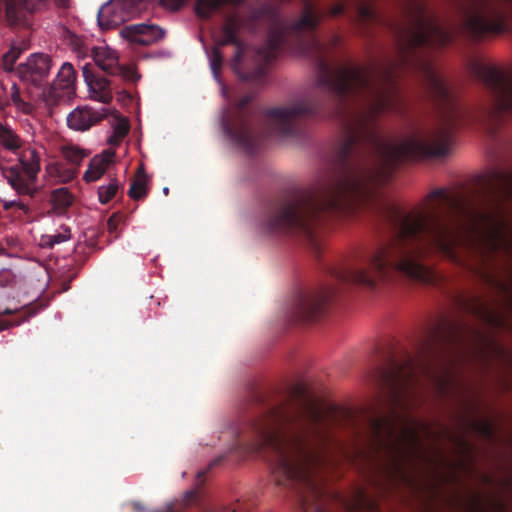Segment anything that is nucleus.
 Instances as JSON below:
<instances>
[{
    "label": "nucleus",
    "instance_id": "1",
    "mask_svg": "<svg viewBox=\"0 0 512 512\" xmlns=\"http://www.w3.org/2000/svg\"><path fill=\"white\" fill-rule=\"evenodd\" d=\"M354 99L306 98L261 111L253 98H242V149L247 153H254L262 142L257 131L260 122L271 135L282 139L302 138L308 118L332 120L341 131L337 171L305 191L266 204L259 223L262 232L301 235L318 254L322 248L320 231L330 219L362 209L371 211L388 239L332 271L341 283L371 290L395 275L423 284L436 283L437 273L424 262L432 251L471 269L462 253L476 257L484 268L498 254L512 258V232L504 219L505 205L512 200V170L496 168L485 175L479 206L459 192L435 189L428 195L436 202L429 210L406 212L378 191L400 163L447 156L455 132L463 125L477 126L495 136L512 120V98H489L471 108L462 107L452 101L454 98H441L445 101L437 104L434 124L395 144L382 140L376 125L389 98H373L371 102Z\"/></svg>",
    "mask_w": 512,
    "mask_h": 512
},
{
    "label": "nucleus",
    "instance_id": "2",
    "mask_svg": "<svg viewBox=\"0 0 512 512\" xmlns=\"http://www.w3.org/2000/svg\"><path fill=\"white\" fill-rule=\"evenodd\" d=\"M415 365L408 354L403 363L389 356L385 365L371 373L379 405L387 411L375 408L364 416L362 427L352 411L335 406L322 410L304 398L293 409L273 406L253 419L251 449L265 454L277 484H306L310 482V465L317 460L316 450L331 441L330 429L351 427L369 450L386 455L384 473L390 484L408 483L403 458L420 446V428L428 429L408 413L418 381Z\"/></svg>",
    "mask_w": 512,
    "mask_h": 512
},
{
    "label": "nucleus",
    "instance_id": "3",
    "mask_svg": "<svg viewBox=\"0 0 512 512\" xmlns=\"http://www.w3.org/2000/svg\"><path fill=\"white\" fill-rule=\"evenodd\" d=\"M383 78L382 72L353 67L340 69L332 74L325 71L315 85L337 92L378 91L386 85Z\"/></svg>",
    "mask_w": 512,
    "mask_h": 512
},
{
    "label": "nucleus",
    "instance_id": "4",
    "mask_svg": "<svg viewBox=\"0 0 512 512\" xmlns=\"http://www.w3.org/2000/svg\"><path fill=\"white\" fill-rule=\"evenodd\" d=\"M504 5H512V0H470L464 12L465 29L474 36L504 31L507 27L501 12Z\"/></svg>",
    "mask_w": 512,
    "mask_h": 512
},
{
    "label": "nucleus",
    "instance_id": "5",
    "mask_svg": "<svg viewBox=\"0 0 512 512\" xmlns=\"http://www.w3.org/2000/svg\"><path fill=\"white\" fill-rule=\"evenodd\" d=\"M40 155L35 149H26L14 165L1 167V175L18 196L33 199L39 192L38 174Z\"/></svg>",
    "mask_w": 512,
    "mask_h": 512
},
{
    "label": "nucleus",
    "instance_id": "6",
    "mask_svg": "<svg viewBox=\"0 0 512 512\" xmlns=\"http://www.w3.org/2000/svg\"><path fill=\"white\" fill-rule=\"evenodd\" d=\"M335 294L336 288L333 286H321L300 291L291 307L292 318L303 323L319 320Z\"/></svg>",
    "mask_w": 512,
    "mask_h": 512
},
{
    "label": "nucleus",
    "instance_id": "7",
    "mask_svg": "<svg viewBox=\"0 0 512 512\" xmlns=\"http://www.w3.org/2000/svg\"><path fill=\"white\" fill-rule=\"evenodd\" d=\"M409 22L404 39L410 45H441L449 41L448 32L428 16L418 2L413 4V12L409 16Z\"/></svg>",
    "mask_w": 512,
    "mask_h": 512
},
{
    "label": "nucleus",
    "instance_id": "8",
    "mask_svg": "<svg viewBox=\"0 0 512 512\" xmlns=\"http://www.w3.org/2000/svg\"><path fill=\"white\" fill-rule=\"evenodd\" d=\"M471 328L457 319L442 315L425 332L423 349L430 353L436 348L461 345Z\"/></svg>",
    "mask_w": 512,
    "mask_h": 512
},
{
    "label": "nucleus",
    "instance_id": "9",
    "mask_svg": "<svg viewBox=\"0 0 512 512\" xmlns=\"http://www.w3.org/2000/svg\"><path fill=\"white\" fill-rule=\"evenodd\" d=\"M61 154L67 164L58 161L48 163L45 172L51 179L68 183L77 176L78 168L89 153L76 145L67 144L61 147Z\"/></svg>",
    "mask_w": 512,
    "mask_h": 512
},
{
    "label": "nucleus",
    "instance_id": "10",
    "mask_svg": "<svg viewBox=\"0 0 512 512\" xmlns=\"http://www.w3.org/2000/svg\"><path fill=\"white\" fill-rule=\"evenodd\" d=\"M91 56L95 64L104 72L119 74L124 79L136 81L140 79L134 66H120L118 53L106 43H101L91 50Z\"/></svg>",
    "mask_w": 512,
    "mask_h": 512
},
{
    "label": "nucleus",
    "instance_id": "11",
    "mask_svg": "<svg viewBox=\"0 0 512 512\" xmlns=\"http://www.w3.org/2000/svg\"><path fill=\"white\" fill-rule=\"evenodd\" d=\"M96 99L100 100V107H78L69 114L67 117V123L70 128L78 131H85L108 116L109 111L105 105L108 104L109 100L112 98Z\"/></svg>",
    "mask_w": 512,
    "mask_h": 512
},
{
    "label": "nucleus",
    "instance_id": "12",
    "mask_svg": "<svg viewBox=\"0 0 512 512\" xmlns=\"http://www.w3.org/2000/svg\"><path fill=\"white\" fill-rule=\"evenodd\" d=\"M478 74L491 91L503 96H512V68L503 69L496 65H483Z\"/></svg>",
    "mask_w": 512,
    "mask_h": 512
},
{
    "label": "nucleus",
    "instance_id": "13",
    "mask_svg": "<svg viewBox=\"0 0 512 512\" xmlns=\"http://www.w3.org/2000/svg\"><path fill=\"white\" fill-rule=\"evenodd\" d=\"M50 68V57L43 53H36L18 66L17 74L21 80L38 86L47 77Z\"/></svg>",
    "mask_w": 512,
    "mask_h": 512
},
{
    "label": "nucleus",
    "instance_id": "14",
    "mask_svg": "<svg viewBox=\"0 0 512 512\" xmlns=\"http://www.w3.org/2000/svg\"><path fill=\"white\" fill-rule=\"evenodd\" d=\"M120 36L131 45H150L163 39L165 31L153 24H133L120 30Z\"/></svg>",
    "mask_w": 512,
    "mask_h": 512
},
{
    "label": "nucleus",
    "instance_id": "15",
    "mask_svg": "<svg viewBox=\"0 0 512 512\" xmlns=\"http://www.w3.org/2000/svg\"><path fill=\"white\" fill-rule=\"evenodd\" d=\"M76 72L69 62H64L54 79L51 96H72L75 94Z\"/></svg>",
    "mask_w": 512,
    "mask_h": 512
},
{
    "label": "nucleus",
    "instance_id": "16",
    "mask_svg": "<svg viewBox=\"0 0 512 512\" xmlns=\"http://www.w3.org/2000/svg\"><path fill=\"white\" fill-rule=\"evenodd\" d=\"M48 0H0V8L5 9L7 20L11 24L18 23L25 11H34L47 3Z\"/></svg>",
    "mask_w": 512,
    "mask_h": 512
},
{
    "label": "nucleus",
    "instance_id": "17",
    "mask_svg": "<svg viewBox=\"0 0 512 512\" xmlns=\"http://www.w3.org/2000/svg\"><path fill=\"white\" fill-rule=\"evenodd\" d=\"M114 157L113 152H104L101 155L94 156L88 165V169L84 173V180L86 182H94L98 180L106 171L109 164Z\"/></svg>",
    "mask_w": 512,
    "mask_h": 512
},
{
    "label": "nucleus",
    "instance_id": "18",
    "mask_svg": "<svg viewBox=\"0 0 512 512\" xmlns=\"http://www.w3.org/2000/svg\"><path fill=\"white\" fill-rule=\"evenodd\" d=\"M423 70L426 85L430 89L431 92L437 93L440 96H447L451 93L449 83L445 80V78L440 75L434 68L430 66L428 63H424L421 66Z\"/></svg>",
    "mask_w": 512,
    "mask_h": 512
},
{
    "label": "nucleus",
    "instance_id": "19",
    "mask_svg": "<svg viewBox=\"0 0 512 512\" xmlns=\"http://www.w3.org/2000/svg\"><path fill=\"white\" fill-rule=\"evenodd\" d=\"M50 203L53 213L62 216L74 203V196L66 187L57 188L51 192Z\"/></svg>",
    "mask_w": 512,
    "mask_h": 512
},
{
    "label": "nucleus",
    "instance_id": "20",
    "mask_svg": "<svg viewBox=\"0 0 512 512\" xmlns=\"http://www.w3.org/2000/svg\"><path fill=\"white\" fill-rule=\"evenodd\" d=\"M455 305L461 312H465L477 317H483L486 313V307L482 300L476 296H465L459 294L454 298Z\"/></svg>",
    "mask_w": 512,
    "mask_h": 512
},
{
    "label": "nucleus",
    "instance_id": "21",
    "mask_svg": "<svg viewBox=\"0 0 512 512\" xmlns=\"http://www.w3.org/2000/svg\"><path fill=\"white\" fill-rule=\"evenodd\" d=\"M241 0H194L195 14L203 19L210 18L225 5L238 3Z\"/></svg>",
    "mask_w": 512,
    "mask_h": 512
},
{
    "label": "nucleus",
    "instance_id": "22",
    "mask_svg": "<svg viewBox=\"0 0 512 512\" xmlns=\"http://www.w3.org/2000/svg\"><path fill=\"white\" fill-rule=\"evenodd\" d=\"M37 311L33 308L32 305H26L21 308H6L0 311V316L2 315H19L17 319L13 320H2L0 321V331L19 326L24 321H27L29 318L34 316Z\"/></svg>",
    "mask_w": 512,
    "mask_h": 512
},
{
    "label": "nucleus",
    "instance_id": "23",
    "mask_svg": "<svg viewBox=\"0 0 512 512\" xmlns=\"http://www.w3.org/2000/svg\"><path fill=\"white\" fill-rule=\"evenodd\" d=\"M321 19V14L309 2L304 3L302 15L298 21L293 24L294 30L314 29Z\"/></svg>",
    "mask_w": 512,
    "mask_h": 512
},
{
    "label": "nucleus",
    "instance_id": "24",
    "mask_svg": "<svg viewBox=\"0 0 512 512\" xmlns=\"http://www.w3.org/2000/svg\"><path fill=\"white\" fill-rule=\"evenodd\" d=\"M0 146L14 154L22 147L20 136L9 125L2 122H0Z\"/></svg>",
    "mask_w": 512,
    "mask_h": 512
},
{
    "label": "nucleus",
    "instance_id": "25",
    "mask_svg": "<svg viewBox=\"0 0 512 512\" xmlns=\"http://www.w3.org/2000/svg\"><path fill=\"white\" fill-rule=\"evenodd\" d=\"M84 81L91 94H100L108 91L109 82L104 77L94 75L89 64L82 67Z\"/></svg>",
    "mask_w": 512,
    "mask_h": 512
},
{
    "label": "nucleus",
    "instance_id": "26",
    "mask_svg": "<svg viewBox=\"0 0 512 512\" xmlns=\"http://www.w3.org/2000/svg\"><path fill=\"white\" fill-rule=\"evenodd\" d=\"M128 195L134 200L142 199L147 195V175L143 167H140L135 175Z\"/></svg>",
    "mask_w": 512,
    "mask_h": 512
},
{
    "label": "nucleus",
    "instance_id": "27",
    "mask_svg": "<svg viewBox=\"0 0 512 512\" xmlns=\"http://www.w3.org/2000/svg\"><path fill=\"white\" fill-rule=\"evenodd\" d=\"M116 124L114 125L113 135L109 138V143L116 144L120 142L129 132V123L126 119L117 115L114 116Z\"/></svg>",
    "mask_w": 512,
    "mask_h": 512
},
{
    "label": "nucleus",
    "instance_id": "28",
    "mask_svg": "<svg viewBox=\"0 0 512 512\" xmlns=\"http://www.w3.org/2000/svg\"><path fill=\"white\" fill-rule=\"evenodd\" d=\"M208 58H209V65H210V69L213 74V77L215 78L216 81H218L220 83L221 87L223 88V84L221 83L220 78H219L222 63H223V57L220 54L219 50L217 48H215L208 53ZM222 92L226 93V91H224L223 89H222Z\"/></svg>",
    "mask_w": 512,
    "mask_h": 512
},
{
    "label": "nucleus",
    "instance_id": "29",
    "mask_svg": "<svg viewBox=\"0 0 512 512\" xmlns=\"http://www.w3.org/2000/svg\"><path fill=\"white\" fill-rule=\"evenodd\" d=\"M119 189V182L117 179H112L108 185H103L98 188V198L102 204L108 203L117 193Z\"/></svg>",
    "mask_w": 512,
    "mask_h": 512
},
{
    "label": "nucleus",
    "instance_id": "30",
    "mask_svg": "<svg viewBox=\"0 0 512 512\" xmlns=\"http://www.w3.org/2000/svg\"><path fill=\"white\" fill-rule=\"evenodd\" d=\"M241 20L237 16H233L228 19L227 23L224 26V33L226 42H234L235 34L237 29L240 27Z\"/></svg>",
    "mask_w": 512,
    "mask_h": 512
},
{
    "label": "nucleus",
    "instance_id": "31",
    "mask_svg": "<svg viewBox=\"0 0 512 512\" xmlns=\"http://www.w3.org/2000/svg\"><path fill=\"white\" fill-rule=\"evenodd\" d=\"M70 238V230L65 229V233H58L55 235H49L43 238L42 246L53 248L54 245L62 243Z\"/></svg>",
    "mask_w": 512,
    "mask_h": 512
},
{
    "label": "nucleus",
    "instance_id": "32",
    "mask_svg": "<svg viewBox=\"0 0 512 512\" xmlns=\"http://www.w3.org/2000/svg\"><path fill=\"white\" fill-rule=\"evenodd\" d=\"M21 93L20 89L17 87L14 81L7 80L3 87L0 90V96L4 94V96H19Z\"/></svg>",
    "mask_w": 512,
    "mask_h": 512
},
{
    "label": "nucleus",
    "instance_id": "33",
    "mask_svg": "<svg viewBox=\"0 0 512 512\" xmlns=\"http://www.w3.org/2000/svg\"><path fill=\"white\" fill-rule=\"evenodd\" d=\"M189 0H160L161 6L168 11H177L184 7Z\"/></svg>",
    "mask_w": 512,
    "mask_h": 512
},
{
    "label": "nucleus",
    "instance_id": "34",
    "mask_svg": "<svg viewBox=\"0 0 512 512\" xmlns=\"http://www.w3.org/2000/svg\"><path fill=\"white\" fill-rule=\"evenodd\" d=\"M18 208L19 210L23 211L24 213H29L30 212V207H29V204L26 203L24 200L22 199H17V200H12V201H6L4 202L3 204V208L5 210H10L12 208Z\"/></svg>",
    "mask_w": 512,
    "mask_h": 512
},
{
    "label": "nucleus",
    "instance_id": "35",
    "mask_svg": "<svg viewBox=\"0 0 512 512\" xmlns=\"http://www.w3.org/2000/svg\"><path fill=\"white\" fill-rule=\"evenodd\" d=\"M15 281V276L11 270L3 269L0 270V287L11 286Z\"/></svg>",
    "mask_w": 512,
    "mask_h": 512
},
{
    "label": "nucleus",
    "instance_id": "36",
    "mask_svg": "<svg viewBox=\"0 0 512 512\" xmlns=\"http://www.w3.org/2000/svg\"><path fill=\"white\" fill-rule=\"evenodd\" d=\"M14 105L25 114H31L34 110L33 104L24 100V98H12Z\"/></svg>",
    "mask_w": 512,
    "mask_h": 512
},
{
    "label": "nucleus",
    "instance_id": "37",
    "mask_svg": "<svg viewBox=\"0 0 512 512\" xmlns=\"http://www.w3.org/2000/svg\"><path fill=\"white\" fill-rule=\"evenodd\" d=\"M18 57V52L16 50H10L3 56V61L6 70H12L13 64Z\"/></svg>",
    "mask_w": 512,
    "mask_h": 512
},
{
    "label": "nucleus",
    "instance_id": "38",
    "mask_svg": "<svg viewBox=\"0 0 512 512\" xmlns=\"http://www.w3.org/2000/svg\"><path fill=\"white\" fill-rule=\"evenodd\" d=\"M237 51L235 53L234 63H233V69L236 73H239V62L241 61L242 57L245 54L244 48H242L240 45H237Z\"/></svg>",
    "mask_w": 512,
    "mask_h": 512
},
{
    "label": "nucleus",
    "instance_id": "39",
    "mask_svg": "<svg viewBox=\"0 0 512 512\" xmlns=\"http://www.w3.org/2000/svg\"><path fill=\"white\" fill-rule=\"evenodd\" d=\"M118 226V216L113 214L107 221V229L110 233H114Z\"/></svg>",
    "mask_w": 512,
    "mask_h": 512
},
{
    "label": "nucleus",
    "instance_id": "40",
    "mask_svg": "<svg viewBox=\"0 0 512 512\" xmlns=\"http://www.w3.org/2000/svg\"><path fill=\"white\" fill-rule=\"evenodd\" d=\"M358 14L362 20H367L372 16V11L368 6L361 5L358 8Z\"/></svg>",
    "mask_w": 512,
    "mask_h": 512
},
{
    "label": "nucleus",
    "instance_id": "41",
    "mask_svg": "<svg viewBox=\"0 0 512 512\" xmlns=\"http://www.w3.org/2000/svg\"><path fill=\"white\" fill-rule=\"evenodd\" d=\"M152 512H180L173 503L166 504L162 509Z\"/></svg>",
    "mask_w": 512,
    "mask_h": 512
},
{
    "label": "nucleus",
    "instance_id": "42",
    "mask_svg": "<svg viewBox=\"0 0 512 512\" xmlns=\"http://www.w3.org/2000/svg\"><path fill=\"white\" fill-rule=\"evenodd\" d=\"M344 7L342 4H335L331 9H330V14L335 16V15H338L340 14L342 11H343Z\"/></svg>",
    "mask_w": 512,
    "mask_h": 512
},
{
    "label": "nucleus",
    "instance_id": "43",
    "mask_svg": "<svg viewBox=\"0 0 512 512\" xmlns=\"http://www.w3.org/2000/svg\"><path fill=\"white\" fill-rule=\"evenodd\" d=\"M70 0H55V4L58 7H67L69 5Z\"/></svg>",
    "mask_w": 512,
    "mask_h": 512
},
{
    "label": "nucleus",
    "instance_id": "44",
    "mask_svg": "<svg viewBox=\"0 0 512 512\" xmlns=\"http://www.w3.org/2000/svg\"><path fill=\"white\" fill-rule=\"evenodd\" d=\"M482 429H483V432L487 435V436H490L492 434V429L490 427L489 424H484L482 426Z\"/></svg>",
    "mask_w": 512,
    "mask_h": 512
},
{
    "label": "nucleus",
    "instance_id": "45",
    "mask_svg": "<svg viewBox=\"0 0 512 512\" xmlns=\"http://www.w3.org/2000/svg\"><path fill=\"white\" fill-rule=\"evenodd\" d=\"M469 512H483V511H482V509L479 507V503H477V504L473 505V506L470 508Z\"/></svg>",
    "mask_w": 512,
    "mask_h": 512
},
{
    "label": "nucleus",
    "instance_id": "46",
    "mask_svg": "<svg viewBox=\"0 0 512 512\" xmlns=\"http://www.w3.org/2000/svg\"><path fill=\"white\" fill-rule=\"evenodd\" d=\"M239 504L234 505L232 508L225 509L223 512H240L238 511Z\"/></svg>",
    "mask_w": 512,
    "mask_h": 512
},
{
    "label": "nucleus",
    "instance_id": "47",
    "mask_svg": "<svg viewBox=\"0 0 512 512\" xmlns=\"http://www.w3.org/2000/svg\"><path fill=\"white\" fill-rule=\"evenodd\" d=\"M407 61L406 56L404 55V52L401 51L400 59L398 64H404Z\"/></svg>",
    "mask_w": 512,
    "mask_h": 512
},
{
    "label": "nucleus",
    "instance_id": "48",
    "mask_svg": "<svg viewBox=\"0 0 512 512\" xmlns=\"http://www.w3.org/2000/svg\"><path fill=\"white\" fill-rule=\"evenodd\" d=\"M133 506H134V509L137 511L142 512L144 510V507L140 503H135Z\"/></svg>",
    "mask_w": 512,
    "mask_h": 512
},
{
    "label": "nucleus",
    "instance_id": "49",
    "mask_svg": "<svg viewBox=\"0 0 512 512\" xmlns=\"http://www.w3.org/2000/svg\"><path fill=\"white\" fill-rule=\"evenodd\" d=\"M221 460H222V458H221V457H220V458H217V459H215V460L212 462V464H211V465H216V464H218Z\"/></svg>",
    "mask_w": 512,
    "mask_h": 512
},
{
    "label": "nucleus",
    "instance_id": "50",
    "mask_svg": "<svg viewBox=\"0 0 512 512\" xmlns=\"http://www.w3.org/2000/svg\"><path fill=\"white\" fill-rule=\"evenodd\" d=\"M187 495L189 498H192L195 496V492L194 491L188 492Z\"/></svg>",
    "mask_w": 512,
    "mask_h": 512
},
{
    "label": "nucleus",
    "instance_id": "51",
    "mask_svg": "<svg viewBox=\"0 0 512 512\" xmlns=\"http://www.w3.org/2000/svg\"><path fill=\"white\" fill-rule=\"evenodd\" d=\"M204 475H205V472H200V473H198V478H202V477H204Z\"/></svg>",
    "mask_w": 512,
    "mask_h": 512
},
{
    "label": "nucleus",
    "instance_id": "52",
    "mask_svg": "<svg viewBox=\"0 0 512 512\" xmlns=\"http://www.w3.org/2000/svg\"><path fill=\"white\" fill-rule=\"evenodd\" d=\"M255 399H256V401H257V402H260V401H261V400H260V396H259V395H256V396H255Z\"/></svg>",
    "mask_w": 512,
    "mask_h": 512
},
{
    "label": "nucleus",
    "instance_id": "53",
    "mask_svg": "<svg viewBox=\"0 0 512 512\" xmlns=\"http://www.w3.org/2000/svg\"><path fill=\"white\" fill-rule=\"evenodd\" d=\"M163 191H164L165 194H168L169 189L168 188H164Z\"/></svg>",
    "mask_w": 512,
    "mask_h": 512
},
{
    "label": "nucleus",
    "instance_id": "54",
    "mask_svg": "<svg viewBox=\"0 0 512 512\" xmlns=\"http://www.w3.org/2000/svg\"><path fill=\"white\" fill-rule=\"evenodd\" d=\"M485 480H486L487 482H489V481H490V477H489V476H485Z\"/></svg>",
    "mask_w": 512,
    "mask_h": 512
}]
</instances>
